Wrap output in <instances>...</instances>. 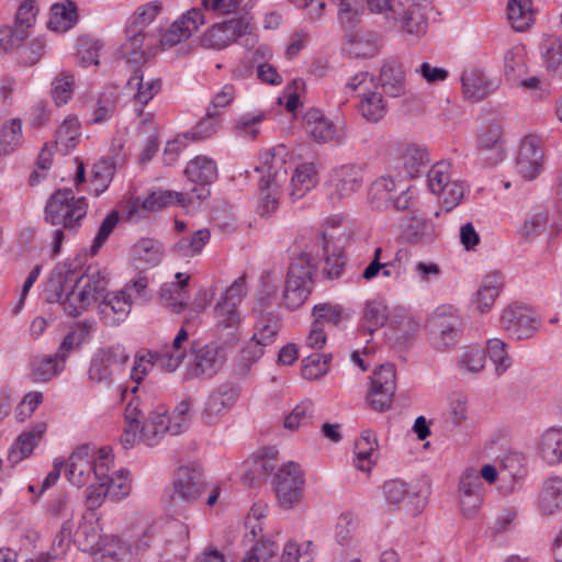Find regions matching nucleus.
Listing matches in <instances>:
<instances>
[{
	"instance_id": "nucleus-54",
	"label": "nucleus",
	"mask_w": 562,
	"mask_h": 562,
	"mask_svg": "<svg viewBox=\"0 0 562 562\" xmlns=\"http://www.w3.org/2000/svg\"><path fill=\"white\" fill-rule=\"evenodd\" d=\"M211 233L207 228H201L190 236L181 237L172 247V251L179 257H194L201 254L203 247L210 241Z\"/></svg>"
},
{
	"instance_id": "nucleus-64",
	"label": "nucleus",
	"mask_w": 562,
	"mask_h": 562,
	"mask_svg": "<svg viewBox=\"0 0 562 562\" xmlns=\"http://www.w3.org/2000/svg\"><path fill=\"white\" fill-rule=\"evenodd\" d=\"M313 559L312 541L299 543L294 540H289L284 544L281 555V562H312Z\"/></svg>"
},
{
	"instance_id": "nucleus-36",
	"label": "nucleus",
	"mask_w": 562,
	"mask_h": 562,
	"mask_svg": "<svg viewBox=\"0 0 562 562\" xmlns=\"http://www.w3.org/2000/svg\"><path fill=\"white\" fill-rule=\"evenodd\" d=\"M537 451L541 460L548 465L562 463V427L551 426L547 428L537 445Z\"/></svg>"
},
{
	"instance_id": "nucleus-33",
	"label": "nucleus",
	"mask_w": 562,
	"mask_h": 562,
	"mask_svg": "<svg viewBox=\"0 0 562 562\" xmlns=\"http://www.w3.org/2000/svg\"><path fill=\"white\" fill-rule=\"evenodd\" d=\"M132 537L127 540L114 536L105 538L94 553V562H127L133 554H136L137 540L132 543Z\"/></svg>"
},
{
	"instance_id": "nucleus-9",
	"label": "nucleus",
	"mask_w": 562,
	"mask_h": 562,
	"mask_svg": "<svg viewBox=\"0 0 562 562\" xmlns=\"http://www.w3.org/2000/svg\"><path fill=\"white\" fill-rule=\"evenodd\" d=\"M429 190L441 198L442 207L449 212L463 199L465 186L462 181L451 179V164L439 161L427 173Z\"/></svg>"
},
{
	"instance_id": "nucleus-49",
	"label": "nucleus",
	"mask_w": 562,
	"mask_h": 562,
	"mask_svg": "<svg viewBox=\"0 0 562 562\" xmlns=\"http://www.w3.org/2000/svg\"><path fill=\"white\" fill-rule=\"evenodd\" d=\"M502 280L498 274H492L484 279L482 285L473 295L472 303L476 310L484 314L491 310L502 290Z\"/></svg>"
},
{
	"instance_id": "nucleus-1",
	"label": "nucleus",
	"mask_w": 562,
	"mask_h": 562,
	"mask_svg": "<svg viewBox=\"0 0 562 562\" xmlns=\"http://www.w3.org/2000/svg\"><path fill=\"white\" fill-rule=\"evenodd\" d=\"M134 536L137 538L136 555L144 557V562L156 559L183 562L189 553V527L177 518L154 522Z\"/></svg>"
},
{
	"instance_id": "nucleus-24",
	"label": "nucleus",
	"mask_w": 562,
	"mask_h": 562,
	"mask_svg": "<svg viewBox=\"0 0 562 562\" xmlns=\"http://www.w3.org/2000/svg\"><path fill=\"white\" fill-rule=\"evenodd\" d=\"M390 26L411 36L425 35L428 29L426 5L420 2H409L405 5L402 2L401 10L392 19Z\"/></svg>"
},
{
	"instance_id": "nucleus-2",
	"label": "nucleus",
	"mask_w": 562,
	"mask_h": 562,
	"mask_svg": "<svg viewBox=\"0 0 562 562\" xmlns=\"http://www.w3.org/2000/svg\"><path fill=\"white\" fill-rule=\"evenodd\" d=\"M88 212V200L76 198L71 189H59L46 202L44 220L56 227L52 233V252L59 255L67 234H76Z\"/></svg>"
},
{
	"instance_id": "nucleus-59",
	"label": "nucleus",
	"mask_w": 562,
	"mask_h": 562,
	"mask_svg": "<svg viewBox=\"0 0 562 562\" xmlns=\"http://www.w3.org/2000/svg\"><path fill=\"white\" fill-rule=\"evenodd\" d=\"M396 188L397 184L394 178L390 176L376 178L369 189L371 202L375 204L376 207H390Z\"/></svg>"
},
{
	"instance_id": "nucleus-43",
	"label": "nucleus",
	"mask_w": 562,
	"mask_h": 562,
	"mask_svg": "<svg viewBox=\"0 0 562 562\" xmlns=\"http://www.w3.org/2000/svg\"><path fill=\"white\" fill-rule=\"evenodd\" d=\"M132 256L144 268L158 266L164 257V246L155 238L143 237L132 247Z\"/></svg>"
},
{
	"instance_id": "nucleus-63",
	"label": "nucleus",
	"mask_w": 562,
	"mask_h": 562,
	"mask_svg": "<svg viewBox=\"0 0 562 562\" xmlns=\"http://www.w3.org/2000/svg\"><path fill=\"white\" fill-rule=\"evenodd\" d=\"M313 559L312 541L299 543L294 540H289L284 544L281 555V562H312Z\"/></svg>"
},
{
	"instance_id": "nucleus-22",
	"label": "nucleus",
	"mask_w": 562,
	"mask_h": 562,
	"mask_svg": "<svg viewBox=\"0 0 562 562\" xmlns=\"http://www.w3.org/2000/svg\"><path fill=\"white\" fill-rule=\"evenodd\" d=\"M205 21L206 18L204 13H202L201 8H193L187 11L160 34V46L162 48H169L188 40Z\"/></svg>"
},
{
	"instance_id": "nucleus-7",
	"label": "nucleus",
	"mask_w": 562,
	"mask_h": 562,
	"mask_svg": "<svg viewBox=\"0 0 562 562\" xmlns=\"http://www.w3.org/2000/svg\"><path fill=\"white\" fill-rule=\"evenodd\" d=\"M130 361V353L121 344L98 348L90 360L88 379L95 384L111 386Z\"/></svg>"
},
{
	"instance_id": "nucleus-11",
	"label": "nucleus",
	"mask_w": 562,
	"mask_h": 562,
	"mask_svg": "<svg viewBox=\"0 0 562 562\" xmlns=\"http://www.w3.org/2000/svg\"><path fill=\"white\" fill-rule=\"evenodd\" d=\"M127 470H120L110 475L109 472L104 473V480H99L98 483H92L86 490V502L89 509L94 510L99 508L106 497L112 501H120L131 493V480Z\"/></svg>"
},
{
	"instance_id": "nucleus-44",
	"label": "nucleus",
	"mask_w": 562,
	"mask_h": 562,
	"mask_svg": "<svg viewBox=\"0 0 562 562\" xmlns=\"http://www.w3.org/2000/svg\"><path fill=\"white\" fill-rule=\"evenodd\" d=\"M378 441L371 430L362 431L355 442V465L361 471H370L376 459Z\"/></svg>"
},
{
	"instance_id": "nucleus-18",
	"label": "nucleus",
	"mask_w": 562,
	"mask_h": 562,
	"mask_svg": "<svg viewBox=\"0 0 562 562\" xmlns=\"http://www.w3.org/2000/svg\"><path fill=\"white\" fill-rule=\"evenodd\" d=\"M544 153L541 140L535 135L525 137L516 157V170L525 180H533L543 170Z\"/></svg>"
},
{
	"instance_id": "nucleus-30",
	"label": "nucleus",
	"mask_w": 562,
	"mask_h": 562,
	"mask_svg": "<svg viewBox=\"0 0 562 562\" xmlns=\"http://www.w3.org/2000/svg\"><path fill=\"white\" fill-rule=\"evenodd\" d=\"M127 86L136 88L131 101L137 115H142L145 106L160 92L162 82L160 78L144 80L142 71L137 69L128 79Z\"/></svg>"
},
{
	"instance_id": "nucleus-57",
	"label": "nucleus",
	"mask_w": 562,
	"mask_h": 562,
	"mask_svg": "<svg viewBox=\"0 0 562 562\" xmlns=\"http://www.w3.org/2000/svg\"><path fill=\"white\" fill-rule=\"evenodd\" d=\"M23 143L22 122L12 119L3 123L0 130V156L14 153Z\"/></svg>"
},
{
	"instance_id": "nucleus-40",
	"label": "nucleus",
	"mask_w": 562,
	"mask_h": 562,
	"mask_svg": "<svg viewBox=\"0 0 562 562\" xmlns=\"http://www.w3.org/2000/svg\"><path fill=\"white\" fill-rule=\"evenodd\" d=\"M77 541L82 551L94 554L104 542L101 528L94 513L83 516V521L79 525L76 532Z\"/></svg>"
},
{
	"instance_id": "nucleus-55",
	"label": "nucleus",
	"mask_w": 562,
	"mask_h": 562,
	"mask_svg": "<svg viewBox=\"0 0 562 562\" xmlns=\"http://www.w3.org/2000/svg\"><path fill=\"white\" fill-rule=\"evenodd\" d=\"M79 136L80 123L78 119L68 116L57 128L55 145L61 154L66 155L77 146Z\"/></svg>"
},
{
	"instance_id": "nucleus-27",
	"label": "nucleus",
	"mask_w": 562,
	"mask_h": 562,
	"mask_svg": "<svg viewBox=\"0 0 562 562\" xmlns=\"http://www.w3.org/2000/svg\"><path fill=\"white\" fill-rule=\"evenodd\" d=\"M102 299L99 305V314L106 326H117L128 316L133 299L126 291L106 293Z\"/></svg>"
},
{
	"instance_id": "nucleus-3",
	"label": "nucleus",
	"mask_w": 562,
	"mask_h": 562,
	"mask_svg": "<svg viewBox=\"0 0 562 562\" xmlns=\"http://www.w3.org/2000/svg\"><path fill=\"white\" fill-rule=\"evenodd\" d=\"M125 427L120 442L124 449H131L136 443L148 447L158 445L167 432L171 434L170 416L165 408L153 411L145 418L143 408L137 398H133L126 406Z\"/></svg>"
},
{
	"instance_id": "nucleus-32",
	"label": "nucleus",
	"mask_w": 562,
	"mask_h": 562,
	"mask_svg": "<svg viewBox=\"0 0 562 562\" xmlns=\"http://www.w3.org/2000/svg\"><path fill=\"white\" fill-rule=\"evenodd\" d=\"M74 280L80 292L88 294V302L93 304L103 297L108 288V274L95 266H89L83 273L74 268Z\"/></svg>"
},
{
	"instance_id": "nucleus-23",
	"label": "nucleus",
	"mask_w": 562,
	"mask_h": 562,
	"mask_svg": "<svg viewBox=\"0 0 562 562\" xmlns=\"http://www.w3.org/2000/svg\"><path fill=\"white\" fill-rule=\"evenodd\" d=\"M447 307H440L430 319L431 344L438 350H446L458 342L460 321L453 314L446 315Z\"/></svg>"
},
{
	"instance_id": "nucleus-26",
	"label": "nucleus",
	"mask_w": 562,
	"mask_h": 562,
	"mask_svg": "<svg viewBox=\"0 0 562 562\" xmlns=\"http://www.w3.org/2000/svg\"><path fill=\"white\" fill-rule=\"evenodd\" d=\"M151 35H146L140 29L133 25L125 26V41L121 44L117 54L127 63L138 64L151 53L154 43Z\"/></svg>"
},
{
	"instance_id": "nucleus-38",
	"label": "nucleus",
	"mask_w": 562,
	"mask_h": 562,
	"mask_svg": "<svg viewBox=\"0 0 562 562\" xmlns=\"http://www.w3.org/2000/svg\"><path fill=\"white\" fill-rule=\"evenodd\" d=\"M402 238L408 244L430 243L436 237L435 226L416 211L402 226Z\"/></svg>"
},
{
	"instance_id": "nucleus-41",
	"label": "nucleus",
	"mask_w": 562,
	"mask_h": 562,
	"mask_svg": "<svg viewBox=\"0 0 562 562\" xmlns=\"http://www.w3.org/2000/svg\"><path fill=\"white\" fill-rule=\"evenodd\" d=\"M461 82L465 98L473 102L482 100L495 89L493 82L479 69L465 70Z\"/></svg>"
},
{
	"instance_id": "nucleus-39",
	"label": "nucleus",
	"mask_w": 562,
	"mask_h": 562,
	"mask_svg": "<svg viewBox=\"0 0 562 562\" xmlns=\"http://www.w3.org/2000/svg\"><path fill=\"white\" fill-rule=\"evenodd\" d=\"M175 277L177 281L165 283L161 286L160 299L172 312L181 313L189 300L186 286L189 283L190 277L182 272L176 273Z\"/></svg>"
},
{
	"instance_id": "nucleus-52",
	"label": "nucleus",
	"mask_w": 562,
	"mask_h": 562,
	"mask_svg": "<svg viewBox=\"0 0 562 562\" xmlns=\"http://www.w3.org/2000/svg\"><path fill=\"white\" fill-rule=\"evenodd\" d=\"M314 247L318 250L319 255L322 252V257H325L324 274L328 279H338L342 274L346 266L341 252H333V255L329 256V240L325 234L316 237Z\"/></svg>"
},
{
	"instance_id": "nucleus-37",
	"label": "nucleus",
	"mask_w": 562,
	"mask_h": 562,
	"mask_svg": "<svg viewBox=\"0 0 562 562\" xmlns=\"http://www.w3.org/2000/svg\"><path fill=\"white\" fill-rule=\"evenodd\" d=\"M318 183V171L313 162L296 166L289 186V195L293 202L305 196Z\"/></svg>"
},
{
	"instance_id": "nucleus-58",
	"label": "nucleus",
	"mask_w": 562,
	"mask_h": 562,
	"mask_svg": "<svg viewBox=\"0 0 562 562\" xmlns=\"http://www.w3.org/2000/svg\"><path fill=\"white\" fill-rule=\"evenodd\" d=\"M389 318V308L381 299L367 303L363 312V331L372 335L378 328L385 325Z\"/></svg>"
},
{
	"instance_id": "nucleus-62",
	"label": "nucleus",
	"mask_w": 562,
	"mask_h": 562,
	"mask_svg": "<svg viewBox=\"0 0 562 562\" xmlns=\"http://www.w3.org/2000/svg\"><path fill=\"white\" fill-rule=\"evenodd\" d=\"M312 289L313 285L311 284H301L294 280H285L283 305L291 311L300 308L307 300Z\"/></svg>"
},
{
	"instance_id": "nucleus-6",
	"label": "nucleus",
	"mask_w": 562,
	"mask_h": 562,
	"mask_svg": "<svg viewBox=\"0 0 562 562\" xmlns=\"http://www.w3.org/2000/svg\"><path fill=\"white\" fill-rule=\"evenodd\" d=\"M47 300L57 302L63 306L69 316L82 314L91 305L88 302V294L80 292L74 280V268L68 263L57 265L46 285Z\"/></svg>"
},
{
	"instance_id": "nucleus-19",
	"label": "nucleus",
	"mask_w": 562,
	"mask_h": 562,
	"mask_svg": "<svg viewBox=\"0 0 562 562\" xmlns=\"http://www.w3.org/2000/svg\"><path fill=\"white\" fill-rule=\"evenodd\" d=\"M476 155L488 166L504 159L503 128L497 122H488L481 126L476 136Z\"/></svg>"
},
{
	"instance_id": "nucleus-17",
	"label": "nucleus",
	"mask_w": 562,
	"mask_h": 562,
	"mask_svg": "<svg viewBox=\"0 0 562 562\" xmlns=\"http://www.w3.org/2000/svg\"><path fill=\"white\" fill-rule=\"evenodd\" d=\"M240 394L238 385L225 382L214 387L202 411V419L205 424H214L225 415L237 402Z\"/></svg>"
},
{
	"instance_id": "nucleus-21",
	"label": "nucleus",
	"mask_w": 562,
	"mask_h": 562,
	"mask_svg": "<svg viewBox=\"0 0 562 562\" xmlns=\"http://www.w3.org/2000/svg\"><path fill=\"white\" fill-rule=\"evenodd\" d=\"M501 325L504 330L517 339H527L538 329L539 319L532 310L525 305L514 304L504 310Z\"/></svg>"
},
{
	"instance_id": "nucleus-12",
	"label": "nucleus",
	"mask_w": 562,
	"mask_h": 562,
	"mask_svg": "<svg viewBox=\"0 0 562 562\" xmlns=\"http://www.w3.org/2000/svg\"><path fill=\"white\" fill-rule=\"evenodd\" d=\"M247 293L246 276L238 277L226 288L214 307L216 326L223 329H237L240 324L238 306Z\"/></svg>"
},
{
	"instance_id": "nucleus-31",
	"label": "nucleus",
	"mask_w": 562,
	"mask_h": 562,
	"mask_svg": "<svg viewBox=\"0 0 562 562\" xmlns=\"http://www.w3.org/2000/svg\"><path fill=\"white\" fill-rule=\"evenodd\" d=\"M321 259L318 250L312 246L311 250H304L291 259L286 280H294L301 284L314 285V274Z\"/></svg>"
},
{
	"instance_id": "nucleus-53",
	"label": "nucleus",
	"mask_w": 562,
	"mask_h": 562,
	"mask_svg": "<svg viewBox=\"0 0 562 562\" xmlns=\"http://www.w3.org/2000/svg\"><path fill=\"white\" fill-rule=\"evenodd\" d=\"M507 18L515 31H526L533 23L532 1L509 0L507 3Z\"/></svg>"
},
{
	"instance_id": "nucleus-20",
	"label": "nucleus",
	"mask_w": 562,
	"mask_h": 562,
	"mask_svg": "<svg viewBox=\"0 0 562 562\" xmlns=\"http://www.w3.org/2000/svg\"><path fill=\"white\" fill-rule=\"evenodd\" d=\"M458 492L463 516L467 518L475 517L483 504L484 484L474 469H467L462 473L459 480Z\"/></svg>"
},
{
	"instance_id": "nucleus-51",
	"label": "nucleus",
	"mask_w": 562,
	"mask_h": 562,
	"mask_svg": "<svg viewBox=\"0 0 562 562\" xmlns=\"http://www.w3.org/2000/svg\"><path fill=\"white\" fill-rule=\"evenodd\" d=\"M279 330L280 317L278 314L259 312L251 337L269 347L276 341Z\"/></svg>"
},
{
	"instance_id": "nucleus-48",
	"label": "nucleus",
	"mask_w": 562,
	"mask_h": 562,
	"mask_svg": "<svg viewBox=\"0 0 562 562\" xmlns=\"http://www.w3.org/2000/svg\"><path fill=\"white\" fill-rule=\"evenodd\" d=\"M358 112L367 122L378 123L386 115L387 103L381 93L368 91L360 98Z\"/></svg>"
},
{
	"instance_id": "nucleus-35",
	"label": "nucleus",
	"mask_w": 562,
	"mask_h": 562,
	"mask_svg": "<svg viewBox=\"0 0 562 562\" xmlns=\"http://www.w3.org/2000/svg\"><path fill=\"white\" fill-rule=\"evenodd\" d=\"M189 334L186 328L181 327L172 340L171 345L165 346L158 353V368L166 372L176 371L187 355Z\"/></svg>"
},
{
	"instance_id": "nucleus-34",
	"label": "nucleus",
	"mask_w": 562,
	"mask_h": 562,
	"mask_svg": "<svg viewBox=\"0 0 562 562\" xmlns=\"http://www.w3.org/2000/svg\"><path fill=\"white\" fill-rule=\"evenodd\" d=\"M306 133L317 143L339 140L337 127L318 109H311L304 116Z\"/></svg>"
},
{
	"instance_id": "nucleus-13",
	"label": "nucleus",
	"mask_w": 562,
	"mask_h": 562,
	"mask_svg": "<svg viewBox=\"0 0 562 562\" xmlns=\"http://www.w3.org/2000/svg\"><path fill=\"white\" fill-rule=\"evenodd\" d=\"M184 176L193 187L184 192L192 196L193 202H202L210 196V186L217 179L218 170L215 160L199 155L188 161Z\"/></svg>"
},
{
	"instance_id": "nucleus-5",
	"label": "nucleus",
	"mask_w": 562,
	"mask_h": 562,
	"mask_svg": "<svg viewBox=\"0 0 562 562\" xmlns=\"http://www.w3.org/2000/svg\"><path fill=\"white\" fill-rule=\"evenodd\" d=\"M112 450L109 447L97 449L90 445L78 447L69 457L66 464V477L76 487H88L99 480H104V473L113 467Z\"/></svg>"
},
{
	"instance_id": "nucleus-47",
	"label": "nucleus",
	"mask_w": 562,
	"mask_h": 562,
	"mask_svg": "<svg viewBox=\"0 0 562 562\" xmlns=\"http://www.w3.org/2000/svg\"><path fill=\"white\" fill-rule=\"evenodd\" d=\"M45 425H37L33 430L21 434L12 445L8 460L12 464H16L29 458L42 435L45 432Z\"/></svg>"
},
{
	"instance_id": "nucleus-56",
	"label": "nucleus",
	"mask_w": 562,
	"mask_h": 562,
	"mask_svg": "<svg viewBox=\"0 0 562 562\" xmlns=\"http://www.w3.org/2000/svg\"><path fill=\"white\" fill-rule=\"evenodd\" d=\"M115 172V164L111 158H101L91 169L90 191L99 196L110 186Z\"/></svg>"
},
{
	"instance_id": "nucleus-61",
	"label": "nucleus",
	"mask_w": 562,
	"mask_h": 562,
	"mask_svg": "<svg viewBox=\"0 0 562 562\" xmlns=\"http://www.w3.org/2000/svg\"><path fill=\"white\" fill-rule=\"evenodd\" d=\"M279 546L270 538H261L246 552L241 562H276Z\"/></svg>"
},
{
	"instance_id": "nucleus-10",
	"label": "nucleus",
	"mask_w": 562,
	"mask_h": 562,
	"mask_svg": "<svg viewBox=\"0 0 562 562\" xmlns=\"http://www.w3.org/2000/svg\"><path fill=\"white\" fill-rule=\"evenodd\" d=\"M225 360L223 348L217 344L191 346V357L187 362L182 379H211L221 369Z\"/></svg>"
},
{
	"instance_id": "nucleus-14",
	"label": "nucleus",
	"mask_w": 562,
	"mask_h": 562,
	"mask_svg": "<svg viewBox=\"0 0 562 562\" xmlns=\"http://www.w3.org/2000/svg\"><path fill=\"white\" fill-rule=\"evenodd\" d=\"M396 389V372L392 363L381 364L370 376L368 401L372 408L384 412L390 408Z\"/></svg>"
},
{
	"instance_id": "nucleus-60",
	"label": "nucleus",
	"mask_w": 562,
	"mask_h": 562,
	"mask_svg": "<svg viewBox=\"0 0 562 562\" xmlns=\"http://www.w3.org/2000/svg\"><path fill=\"white\" fill-rule=\"evenodd\" d=\"M276 451L271 450V456ZM245 467L244 480L249 485L260 483L267 475L271 474L276 468L273 458H268L267 456L255 457L252 460H247Z\"/></svg>"
},
{
	"instance_id": "nucleus-50",
	"label": "nucleus",
	"mask_w": 562,
	"mask_h": 562,
	"mask_svg": "<svg viewBox=\"0 0 562 562\" xmlns=\"http://www.w3.org/2000/svg\"><path fill=\"white\" fill-rule=\"evenodd\" d=\"M313 322L325 328V325L339 327L342 322L349 319V312L339 304L318 303L312 310Z\"/></svg>"
},
{
	"instance_id": "nucleus-46",
	"label": "nucleus",
	"mask_w": 562,
	"mask_h": 562,
	"mask_svg": "<svg viewBox=\"0 0 562 562\" xmlns=\"http://www.w3.org/2000/svg\"><path fill=\"white\" fill-rule=\"evenodd\" d=\"M405 173L409 178H418L429 164L427 150L415 144L406 145L400 156Z\"/></svg>"
},
{
	"instance_id": "nucleus-45",
	"label": "nucleus",
	"mask_w": 562,
	"mask_h": 562,
	"mask_svg": "<svg viewBox=\"0 0 562 562\" xmlns=\"http://www.w3.org/2000/svg\"><path fill=\"white\" fill-rule=\"evenodd\" d=\"M539 509L543 515H552L562 506V477L552 476L543 482L538 498Z\"/></svg>"
},
{
	"instance_id": "nucleus-29",
	"label": "nucleus",
	"mask_w": 562,
	"mask_h": 562,
	"mask_svg": "<svg viewBox=\"0 0 562 562\" xmlns=\"http://www.w3.org/2000/svg\"><path fill=\"white\" fill-rule=\"evenodd\" d=\"M378 83L383 92L391 98H400L406 94L405 68L396 59L383 63L378 77Z\"/></svg>"
},
{
	"instance_id": "nucleus-4",
	"label": "nucleus",
	"mask_w": 562,
	"mask_h": 562,
	"mask_svg": "<svg viewBox=\"0 0 562 562\" xmlns=\"http://www.w3.org/2000/svg\"><path fill=\"white\" fill-rule=\"evenodd\" d=\"M172 485L169 512L184 518H187V510L198 505L205 496V504L213 506L221 493L218 486L210 485L205 481L202 469L196 464L180 467L175 474Z\"/></svg>"
},
{
	"instance_id": "nucleus-15",
	"label": "nucleus",
	"mask_w": 562,
	"mask_h": 562,
	"mask_svg": "<svg viewBox=\"0 0 562 562\" xmlns=\"http://www.w3.org/2000/svg\"><path fill=\"white\" fill-rule=\"evenodd\" d=\"M289 153L284 145H278L260 155V165L256 167L259 172V188L281 186L288 179L286 157Z\"/></svg>"
},
{
	"instance_id": "nucleus-25",
	"label": "nucleus",
	"mask_w": 562,
	"mask_h": 562,
	"mask_svg": "<svg viewBox=\"0 0 562 562\" xmlns=\"http://www.w3.org/2000/svg\"><path fill=\"white\" fill-rule=\"evenodd\" d=\"M363 170L355 164L341 165L329 175L330 199L340 200L355 193L362 184Z\"/></svg>"
},
{
	"instance_id": "nucleus-16",
	"label": "nucleus",
	"mask_w": 562,
	"mask_h": 562,
	"mask_svg": "<svg viewBox=\"0 0 562 562\" xmlns=\"http://www.w3.org/2000/svg\"><path fill=\"white\" fill-rule=\"evenodd\" d=\"M248 32L247 18H233L212 25L201 37V45L216 50L224 49Z\"/></svg>"
},
{
	"instance_id": "nucleus-42",
	"label": "nucleus",
	"mask_w": 562,
	"mask_h": 562,
	"mask_svg": "<svg viewBox=\"0 0 562 562\" xmlns=\"http://www.w3.org/2000/svg\"><path fill=\"white\" fill-rule=\"evenodd\" d=\"M78 20L77 5L71 0H64L50 7V16L47 22L49 30L64 33L69 31Z\"/></svg>"
},
{
	"instance_id": "nucleus-8",
	"label": "nucleus",
	"mask_w": 562,
	"mask_h": 562,
	"mask_svg": "<svg viewBox=\"0 0 562 562\" xmlns=\"http://www.w3.org/2000/svg\"><path fill=\"white\" fill-rule=\"evenodd\" d=\"M305 479L300 465L288 462L280 467L273 479L278 505L285 510L293 509L303 501Z\"/></svg>"
},
{
	"instance_id": "nucleus-28",
	"label": "nucleus",
	"mask_w": 562,
	"mask_h": 562,
	"mask_svg": "<svg viewBox=\"0 0 562 562\" xmlns=\"http://www.w3.org/2000/svg\"><path fill=\"white\" fill-rule=\"evenodd\" d=\"M186 203H193V199L184 192L154 191L142 201L138 198L135 199L132 202L128 214L132 216L134 213H139L140 210L154 212L172 204L184 205Z\"/></svg>"
}]
</instances>
